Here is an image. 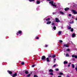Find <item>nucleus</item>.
Masks as SVG:
<instances>
[{
    "mask_svg": "<svg viewBox=\"0 0 77 77\" xmlns=\"http://www.w3.org/2000/svg\"><path fill=\"white\" fill-rule=\"evenodd\" d=\"M49 3H51V4L52 6H53L54 7H55V8H56V5L53 4V1L49 2Z\"/></svg>",
    "mask_w": 77,
    "mask_h": 77,
    "instance_id": "f257e3e1",
    "label": "nucleus"
},
{
    "mask_svg": "<svg viewBox=\"0 0 77 77\" xmlns=\"http://www.w3.org/2000/svg\"><path fill=\"white\" fill-rule=\"evenodd\" d=\"M49 3H51V4L52 6H53L54 7H55V8H56V5L53 4V1L49 2Z\"/></svg>",
    "mask_w": 77,
    "mask_h": 77,
    "instance_id": "f03ea898",
    "label": "nucleus"
},
{
    "mask_svg": "<svg viewBox=\"0 0 77 77\" xmlns=\"http://www.w3.org/2000/svg\"><path fill=\"white\" fill-rule=\"evenodd\" d=\"M20 34V35H22V32L21 31H19L18 32H17V36H18L19 35V34Z\"/></svg>",
    "mask_w": 77,
    "mask_h": 77,
    "instance_id": "7ed1b4c3",
    "label": "nucleus"
},
{
    "mask_svg": "<svg viewBox=\"0 0 77 77\" xmlns=\"http://www.w3.org/2000/svg\"><path fill=\"white\" fill-rule=\"evenodd\" d=\"M55 21H56V22L57 23L60 22V21L59 20V19H58V18H56L55 19Z\"/></svg>",
    "mask_w": 77,
    "mask_h": 77,
    "instance_id": "20e7f679",
    "label": "nucleus"
},
{
    "mask_svg": "<svg viewBox=\"0 0 77 77\" xmlns=\"http://www.w3.org/2000/svg\"><path fill=\"white\" fill-rule=\"evenodd\" d=\"M72 12H73V14H77V12L76 11H75L72 10Z\"/></svg>",
    "mask_w": 77,
    "mask_h": 77,
    "instance_id": "39448f33",
    "label": "nucleus"
},
{
    "mask_svg": "<svg viewBox=\"0 0 77 77\" xmlns=\"http://www.w3.org/2000/svg\"><path fill=\"white\" fill-rule=\"evenodd\" d=\"M72 57H75L76 59H77V55H72Z\"/></svg>",
    "mask_w": 77,
    "mask_h": 77,
    "instance_id": "423d86ee",
    "label": "nucleus"
},
{
    "mask_svg": "<svg viewBox=\"0 0 77 77\" xmlns=\"http://www.w3.org/2000/svg\"><path fill=\"white\" fill-rule=\"evenodd\" d=\"M45 56H42V60H44V59H45Z\"/></svg>",
    "mask_w": 77,
    "mask_h": 77,
    "instance_id": "0eeeda50",
    "label": "nucleus"
},
{
    "mask_svg": "<svg viewBox=\"0 0 77 77\" xmlns=\"http://www.w3.org/2000/svg\"><path fill=\"white\" fill-rule=\"evenodd\" d=\"M17 73H15L14 74L12 75V77H16V76H17Z\"/></svg>",
    "mask_w": 77,
    "mask_h": 77,
    "instance_id": "6e6552de",
    "label": "nucleus"
},
{
    "mask_svg": "<svg viewBox=\"0 0 77 77\" xmlns=\"http://www.w3.org/2000/svg\"><path fill=\"white\" fill-rule=\"evenodd\" d=\"M63 46L66 47H69V46L68 45L65 44L63 45Z\"/></svg>",
    "mask_w": 77,
    "mask_h": 77,
    "instance_id": "1a4fd4ad",
    "label": "nucleus"
},
{
    "mask_svg": "<svg viewBox=\"0 0 77 77\" xmlns=\"http://www.w3.org/2000/svg\"><path fill=\"white\" fill-rule=\"evenodd\" d=\"M51 21H48L46 23L47 24H51Z\"/></svg>",
    "mask_w": 77,
    "mask_h": 77,
    "instance_id": "9d476101",
    "label": "nucleus"
},
{
    "mask_svg": "<svg viewBox=\"0 0 77 77\" xmlns=\"http://www.w3.org/2000/svg\"><path fill=\"white\" fill-rule=\"evenodd\" d=\"M62 33V32L61 31H59L58 33V35H61V33Z\"/></svg>",
    "mask_w": 77,
    "mask_h": 77,
    "instance_id": "9b49d317",
    "label": "nucleus"
},
{
    "mask_svg": "<svg viewBox=\"0 0 77 77\" xmlns=\"http://www.w3.org/2000/svg\"><path fill=\"white\" fill-rule=\"evenodd\" d=\"M69 10V8H65L64 10L66 11H68V10Z\"/></svg>",
    "mask_w": 77,
    "mask_h": 77,
    "instance_id": "f8f14e48",
    "label": "nucleus"
},
{
    "mask_svg": "<svg viewBox=\"0 0 77 77\" xmlns=\"http://www.w3.org/2000/svg\"><path fill=\"white\" fill-rule=\"evenodd\" d=\"M8 72H9V73L10 74H12V72H11V71H10L9 70H8Z\"/></svg>",
    "mask_w": 77,
    "mask_h": 77,
    "instance_id": "ddd939ff",
    "label": "nucleus"
},
{
    "mask_svg": "<svg viewBox=\"0 0 77 77\" xmlns=\"http://www.w3.org/2000/svg\"><path fill=\"white\" fill-rule=\"evenodd\" d=\"M60 14H62V15H64V14H65V13L63 12H62V11H60Z\"/></svg>",
    "mask_w": 77,
    "mask_h": 77,
    "instance_id": "4468645a",
    "label": "nucleus"
},
{
    "mask_svg": "<svg viewBox=\"0 0 77 77\" xmlns=\"http://www.w3.org/2000/svg\"><path fill=\"white\" fill-rule=\"evenodd\" d=\"M46 60L47 62H50V60H49V58H48V57L46 58Z\"/></svg>",
    "mask_w": 77,
    "mask_h": 77,
    "instance_id": "2eb2a0df",
    "label": "nucleus"
},
{
    "mask_svg": "<svg viewBox=\"0 0 77 77\" xmlns=\"http://www.w3.org/2000/svg\"><path fill=\"white\" fill-rule=\"evenodd\" d=\"M67 29H71V27L69 26H68L67 27Z\"/></svg>",
    "mask_w": 77,
    "mask_h": 77,
    "instance_id": "dca6fc26",
    "label": "nucleus"
},
{
    "mask_svg": "<svg viewBox=\"0 0 77 77\" xmlns=\"http://www.w3.org/2000/svg\"><path fill=\"white\" fill-rule=\"evenodd\" d=\"M75 34L74 33H73L72 34V37H75Z\"/></svg>",
    "mask_w": 77,
    "mask_h": 77,
    "instance_id": "f3484780",
    "label": "nucleus"
},
{
    "mask_svg": "<svg viewBox=\"0 0 77 77\" xmlns=\"http://www.w3.org/2000/svg\"><path fill=\"white\" fill-rule=\"evenodd\" d=\"M49 72H53V70L52 69H50L49 70Z\"/></svg>",
    "mask_w": 77,
    "mask_h": 77,
    "instance_id": "a211bd4d",
    "label": "nucleus"
},
{
    "mask_svg": "<svg viewBox=\"0 0 77 77\" xmlns=\"http://www.w3.org/2000/svg\"><path fill=\"white\" fill-rule=\"evenodd\" d=\"M68 63V62L67 61H64V64H66Z\"/></svg>",
    "mask_w": 77,
    "mask_h": 77,
    "instance_id": "6ab92c4d",
    "label": "nucleus"
},
{
    "mask_svg": "<svg viewBox=\"0 0 77 77\" xmlns=\"http://www.w3.org/2000/svg\"><path fill=\"white\" fill-rule=\"evenodd\" d=\"M37 4H39V3H40V2L39 1H37Z\"/></svg>",
    "mask_w": 77,
    "mask_h": 77,
    "instance_id": "aec40b11",
    "label": "nucleus"
},
{
    "mask_svg": "<svg viewBox=\"0 0 77 77\" xmlns=\"http://www.w3.org/2000/svg\"><path fill=\"white\" fill-rule=\"evenodd\" d=\"M66 57H69V54H66Z\"/></svg>",
    "mask_w": 77,
    "mask_h": 77,
    "instance_id": "412c9836",
    "label": "nucleus"
},
{
    "mask_svg": "<svg viewBox=\"0 0 77 77\" xmlns=\"http://www.w3.org/2000/svg\"><path fill=\"white\" fill-rule=\"evenodd\" d=\"M59 74L60 75H63V73L62 72H60L59 73Z\"/></svg>",
    "mask_w": 77,
    "mask_h": 77,
    "instance_id": "4be33fe9",
    "label": "nucleus"
},
{
    "mask_svg": "<svg viewBox=\"0 0 77 77\" xmlns=\"http://www.w3.org/2000/svg\"><path fill=\"white\" fill-rule=\"evenodd\" d=\"M72 68H74V64H72Z\"/></svg>",
    "mask_w": 77,
    "mask_h": 77,
    "instance_id": "5701e85b",
    "label": "nucleus"
},
{
    "mask_svg": "<svg viewBox=\"0 0 77 77\" xmlns=\"http://www.w3.org/2000/svg\"><path fill=\"white\" fill-rule=\"evenodd\" d=\"M35 66H36V65H32V67H35Z\"/></svg>",
    "mask_w": 77,
    "mask_h": 77,
    "instance_id": "b1692460",
    "label": "nucleus"
},
{
    "mask_svg": "<svg viewBox=\"0 0 77 77\" xmlns=\"http://www.w3.org/2000/svg\"><path fill=\"white\" fill-rule=\"evenodd\" d=\"M28 73H29V72H28V71H25V74H27Z\"/></svg>",
    "mask_w": 77,
    "mask_h": 77,
    "instance_id": "393cba45",
    "label": "nucleus"
},
{
    "mask_svg": "<svg viewBox=\"0 0 77 77\" xmlns=\"http://www.w3.org/2000/svg\"><path fill=\"white\" fill-rule=\"evenodd\" d=\"M56 57V55H52V57Z\"/></svg>",
    "mask_w": 77,
    "mask_h": 77,
    "instance_id": "a878e982",
    "label": "nucleus"
},
{
    "mask_svg": "<svg viewBox=\"0 0 77 77\" xmlns=\"http://www.w3.org/2000/svg\"><path fill=\"white\" fill-rule=\"evenodd\" d=\"M53 29H54V30H56V26H54L53 27Z\"/></svg>",
    "mask_w": 77,
    "mask_h": 77,
    "instance_id": "bb28decb",
    "label": "nucleus"
},
{
    "mask_svg": "<svg viewBox=\"0 0 77 77\" xmlns=\"http://www.w3.org/2000/svg\"><path fill=\"white\" fill-rule=\"evenodd\" d=\"M21 64H22V65H23L24 64V62H22L21 63Z\"/></svg>",
    "mask_w": 77,
    "mask_h": 77,
    "instance_id": "cd10ccee",
    "label": "nucleus"
},
{
    "mask_svg": "<svg viewBox=\"0 0 77 77\" xmlns=\"http://www.w3.org/2000/svg\"><path fill=\"white\" fill-rule=\"evenodd\" d=\"M73 31H74V29H73L72 28L71 29V32H73Z\"/></svg>",
    "mask_w": 77,
    "mask_h": 77,
    "instance_id": "c85d7f7f",
    "label": "nucleus"
},
{
    "mask_svg": "<svg viewBox=\"0 0 77 77\" xmlns=\"http://www.w3.org/2000/svg\"><path fill=\"white\" fill-rule=\"evenodd\" d=\"M55 70H56V71H59V69H56Z\"/></svg>",
    "mask_w": 77,
    "mask_h": 77,
    "instance_id": "c756f323",
    "label": "nucleus"
},
{
    "mask_svg": "<svg viewBox=\"0 0 77 77\" xmlns=\"http://www.w3.org/2000/svg\"><path fill=\"white\" fill-rule=\"evenodd\" d=\"M30 74H29L28 75H27V77H30Z\"/></svg>",
    "mask_w": 77,
    "mask_h": 77,
    "instance_id": "7c9ffc66",
    "label": "nucleus"
},
{
    "mask_svg": "<svg viewBox=\"0 0 77 77\" xmlns=\"http://www.w3.org/2000/svg\"><path fill=\"white\" fill-rule=\"evenodd\" d=\"M35 0H29V2H33Z\"/></svg>",
    "mask_w": 77,
    "mask_h": 77,
    "instance_id": "2f4dec72",
    "label": "nucleus"
},
{
    "mask_svg": "<svg viewBox=\"0 0 77 77\" xmlns=\"http://www.w3.org/2000/svg\"><path fill=\"white\" fill-rule=\"evenodd\" d=\"M49 74H50V75H53V74L52 73H49Z\"/></svg>",
    "mask_w": 77,
    "mask_h": 77,
    "instance_id": "473e14b6",
    "label": "nucleus"
},
{
    "mask_svg": "<svg viewBox=\"0 0 77 77\" xmlns=\"http://www.w3.org/2000/svg\"><path fill=\"white\" fill-rule=\"evenodd\" d=\"M52 26H54V23H52Z\"/></svg>",
    "mask_w": 77,
    "mask_h": 77,
    "instance_id": "72a5a7b5",
    "label": "nucleus"
},
{
    "mask_svg": "<svg viewBox=\"0 0 77 77\" xmlns=\"http://www.w3.org/2000/svg\"><path fill=\"white\" fill-rule=\"evenodd\" d=\"M50 20V18H48L47 19H46V21H47V20Z\"/></svg>",
    "mask_w": 77,
    "mask_h": 77,
    "instance_id": "f704fd0d",
    "label": "nucleus"
},
{
    "mask_svg": "<svg viewBox=\"0 0 77 77\" xmlns=\"http://www.w3.org/2000/svg\"><path fill=\"white\" fill-rule=\"evenodd\" d=\"M59 41H60V43H61V42H63L62 41V40H60Z\"/></svg>",
    "mask_w": 77,
    "mask_h": 77,
    "instance_id": "c9c22d12",
    "label": "nucleus"
},
{
    "mask_svg": "<svg viewBox=\"0 0 77 77\" xmlns=\"http://www.w3.org/2000/svg\"><path fill=\"white\" fill-rule=\"evenodd\" d=\"M34 77H38V76L36 75H34Z\"/></svg>",
    "mask_w": 77,
    "mask_h": 77,
    "instance_id": "e433bc0d",
    "label": "nucleus"
},
{
    "mask_svg": "<svg viewBox=\"0 0 77 77\" xmlns=\"http://www.w3.org/2000/svg\"><path fill=\"white\" fill-rule=\"evenodd\" d=\"M69 17H71V14H69Z\"/></svg>",
    "mask_w": 77,
    "mask_h": 77,
    "instance_id": "4c0bfd02",
    "label": "nucleus"
},
{
    "mask_svg": "<svg viewBox=\"0 0 77 77\" xmlns=\"http://www.w3.org/2000/svg\"><path fill=\"white\" fill-rule=\"evenodd\" d=\"M56 66V64H54V66H53V67H55V66Z\"/></svg>",
    "mask_w": 77,
    "mask_h": 77,
    "instance_id": "58836bf2",
    "label": "nucleus"
},
{
    "mask_svg": "<svg viewBox=\"0 0 77 77\" xmlns=\"http://www.w3.org/2000/svg\"><path fill=\"white\" fill-rule=\"evenodd\" d=\"M67 51H69V49H68L67 50Z\"/></svg>",
    "mask_w": 77,
    "mask_h": 77,
    "instance_id": "ea45409f",
    "label": "nucleus"
},
{
    "mask_svg": "<svg viewBox=\"0 0 77 77\" xmlns=\"http://www.w3.org/2000/svg\"><path fill=\"white\" fill-rule=\"evenodd\" d=\"M71 24H72V23H74V21H72L71 22Z\"/></svg>",
    "mask_w": 77,
    "mask_h": 77,
    "instance_id": "a19ab883",
    "label": "nucleus"
},
{
    "mask_svg": "<svg viewBox=\"0 0 77 77\" xmlns=\"http://www.w3.org/2000/svg\"><path fill=\"white\" fill-rule=\"evenodd\" d=\"M75 69H76V71H77V67H76L75 68Z\"/></svg>",
    "mask_w": 77,
    "mask_h": 77,
    "instance_id": "79ce46f5",
    "label": "nucleus"
},
{
    "mask_svg": "<svg viewBox=\"0 0 77 77\" xmlns=\"http://www.w3.org/2000/svg\"><path fill=\"white\" fill-rule=\"evenodd\" d=\"M48 46L47 45H45V47H48Z\"/></svg>",
    "mask_w": 77,
    "mask_h": 77,
    "instance_id": "37998d69",
    "label": "nucleus"
},
{
    "mask_svg": "<svg viewBox=\"0 0 77 77\" xmlns=\"http://www.w3.org/2000/svg\"><path fill=\"white\" fill-rule=\"evenodd\" d=\"M68 66H70V64H69L68 65Z\"/></svg>",
    "mask_w": 77,
    "mask_h": 77,
    "instance_id": "c03bdc74",
    "label": "nucleus"
},
{
    "mask_svg": "<svg viewBox=\"0 0 77 77\" xmlns=\"http://www.w3.org/2000/svg\"><path fill=\"white\" fill-rule=\"evenodd\" d=\"M39 38H38V37H37L36 38V39H38Z\"/></svg>",
    "mask_w": 77,
    "mask_h": 77,
    "instance_id": "a18cd8bd",
    "label": "nucleus"
},
{
    "mask_svg": "<svg viewBox=\"0 0 77 77\" xmlns=\"http://www.w3.org/2000/svg\"><path fill=\"white\" fill-rule=\"evenodd\" d=\"M48 57H51V56H48Z\"/></svg>",
    "mask_w": 77,
    "mask_h": 77,
    "instance_id": "49530a36",
    "label": "nucleus"
},
{
    "mask_svg": "<svg viewBox=\"0 0 77 77\" xmlns=\"http://www.w3.org/2000/svg\"><path fill=\"white\" fill-rule=\"evenodd\" d=\"M58 77H61V76H58Z\"/></svg>",
    "mask_w": 77,
    "mask_h": 77,
    "instance_id": "de8ad7c7",
    "label": "nucleus"
},
{
    "mask_svg": "<svg viewBox=\"0 0 77 77\" xmlns=\"http://www.w3.org/2000/svg\"><path fill=\"white\" fill-rule=\"evenodd\" d=\"M51 0H47V1H50Z\"/></svg>",
    "mask_w": 77,
    "mask_h": 77,
    "instance_id": "09e8293b",
    "label": "nucleus"
},
{
    "mask_svg": "<svg viewBox=\"0 0 77 77\" xmlns=\"http://www.w3.org/2000/svg\"><path fill=\"white\" fill-rule=\"evenodd\" d=\"M69 65H71V63H69Z\"/></svg>",
    "mask_w": 77,
    "mask_h": 77,
    "instance_id": "8fccbe9b",
    "label": "nucleus"
},
{
    "mask_svg": "<svg viewBox=\"0 0 77 77\" xmlns=\"http://www.w3.org/2000/svg\"><path fill=\"white\" fill-rule=\"evenodd\" d=\"M76 20H77V18L76 19Z\"/></svg>",
    "mask_w": 77,
    "mask_h": 77,
    "instance_id": "3c124183",
    "label": "nucleus"
},
{
    "mask_svg": "<svg viewBox=\"0 0 77 77\" xmlns=\"http://www.w3.org/2000/svg\"><path fill=\"white\" fill-rule=\"evenodd\" d=\"M76 67H77V65L76 66Z\"/></svg>",
    "mask_w": 77,
    "mask_h": 77,
    "instance_id": "603ef678",
    "label": "nucleus"
},
{
    "mask_svg": "<svg viewBox=\"0 0 77 77\" xmlns=\"http://www.w3.org/2000/svg\"><path fill=\"white\" fill-rule=\"evenodd\" d=\"M73 6H75L74 5Z\"/></svg>",
    "mask_w": 77,
    "mask_h": 77,
    "instance_id": "864d4df0",
    "label": "nucleus"
},
{
    "mask_svg": "<svg viewBox=\"0 0 77 77\" xmlns=\"http://www.w3.org/2000/svg\"><path fill=\"white\" fill-rule=\"evenodd\" d=\"M74 5H75V4Z\"/></svg>",
    "mask_w": 77,
    "mask_h": 77,
    "instance_id": "5fc2aeb1",
    "label": "nucleus"
}]
</instances>
